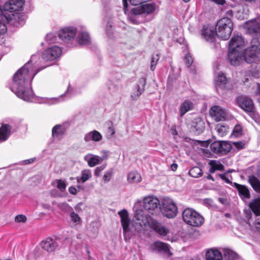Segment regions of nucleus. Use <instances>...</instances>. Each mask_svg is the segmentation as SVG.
<instances>
[{"mask_svg":"<svg viewBox=\"0 0 260 260\" xmlns=\"http://www.w3.org/2000/svg\"><path fill=\"white\" fill-rule=\"evenodd\" d=\"M37 58L32 55L30 59L14 75L11 86V90L19 98L26 102H30L34 96L31 88V82L35 75L47 66L38 68L33 63Z\"/></svg>","mask_w":260,"mask_h":260,"instance_id":"1","label":"nucleus"},{"mask_svg":"<svg viewBox=\"0 0 260 260\" xmlns=\"http://www.w3.org/2000/svg\"><path fill=\"white\" fill-rule=\"evenodd\" d=\"M120 217V221L122 226L123 234L125 240L131 239L135 231H139L149 224L150 217L145 215L141 209H137L131 222L128 217L126 210L123 209L118 212Z\"/></svg>","mask_w":260,"mask_h":260,"instance_id":"2","label":"nucleus"},{"mask_svg":"<svg viewBox=\"0 0 260 260\" xmlns=\"http://www.w3.org/2000/svg\"><path fill=\"white\" fill-rule=\"evenodd\" d=\"M233 23L231 19L224 17L220 19L216 26V35L222 40H228L233 30Z\"/></svg>","mask_w":260,"mask_h":260,"instance_id":"3","label":"nucleus"},{"mask_svg":"<svg viewBox=\"0 0 260 260\" xmlns=\"http://www.w3.org/2000/svg\"><path fill=\"white\" fill-rule=\"evenodd\" d=\"M182 218L187 224L193 226H200L204 222V218L198 212L191 208H186L182 212Z\"/></svg>","mask_w":260,"mask_h":260,"instance_id":"4","label":"nucleus"},{"mask_svg":"<svg viewBox=\"0 0 260 260\" xmlns=\"http://www.w3.org/2000/svg\"><path fill=\"white\" fill-rule=\"evenodd\" d=\"M1 10L2 14L0 15V35L4 34L7 32V24L8 23H10L11 24H14L16 27H17L19 25H22L23 24L24 21L22 20L18 22V24L14 23L15 20H16L17 18H20L19 15H14L13 14H12L11 15H7V12L8 11L3 10V8H1Z\"/></svg>","mask_w":260,"mask_h":260,"instance_id":"5","label":"nucleus"},{"mask_svg":"<svg viewBox=\"0 0 260 260\" xmlns=\"http://www.w3.org/2000/svg\"><path fill=\"white\" fill-rule=\"evenodd\" d=\"M143 204L145 210L150 214L155 215L160 211V203L156 197L154 196L145 197L143 201Z\"/></svg>","mask_w":260,"mask_h":260,"instance_id":"6","label":"nucleus"},{"mask_svg":"<svg viewBox=\"0 0 260 260\" xmlns=\"http://www.w3.org/2000/svg\"><path fill=\"white\" fill-rule=\"evenodd\" d=\"M160 211L164 216L168 218H173L176 216L178 209L172 199H166L162 201Z\"/></svg>","mask_w":260,"mask_h":260,"instance_id":"7","label":"nucleus"},{"mask_svg":"<svg viewBox=\"0 0 260 260\" xmlns=\"http://www.w3.org/2000/svg\"><path fill=\"white\" fill-rule=\"evenodd\" d=\"M238 105L243 110L249 113V115L256 121L258 115L254 112V105L252 100L244 96H240L237 99Z\"/></svg>","mask_w":260,"mask_h":260,"instance_id":"8","label":"nucleus"},{"mask_svg":"<svg viewBox=\"0 0 260 260\" xmlns=\"http://www.w3.org/2000/svg\"><path fill=\"white\" fill-rule=\"evenodd\" d=\"M61 49L56 46L48 48L42 53V58L44 60H54L60 57L61 55Z\"/></svg>","mask_w":260,"mask_h":260,"instance_id":"9","label":"nucleus"},{"mask_svg":"<svg viewBox=\"0 0 260 260\" xmlns=\"http://www.w3.org/2000/svg\"><path fill=\"white\" fill-rule=\"evenodd\" d=\"M258 46L253 45L247 47L242 53L244 61L247 63H252L256 61L258 58Z\"/></svg>","mask_w":260,"mask_h":260,"instance_id":"10","label":"nucleus"},{"mask_svg":"<svg viewBox=\"0 0 260 260\" xmlns=\"http://www.w3.org/2000/svg\"><path fill=\"white\" fill-rule=\"evenodd\" d=\"M201 34L203 39L210 43L213 42L217 36L215 27L209 24H205L202 26Z\"/></svg>","mask_w":260,"mask_h":260,"instance_id":"11","label":"nucleus"},{"mask_svg":"<svg viewBox=\"0 0 260 260\" xmlns=\"http://www.w3.org/2000/svg\"><path fill=\"white\" fill-rule=\"evenodd\" d=\"M231 148V145L225 141L214 142L210 145V149L213 152L222 154H225L228 153Z\"/></svg>","mask_w":260,"mask_h":260,"instance_id":"12","label":"nucleus"},{"mask_svg":"<svg viewBox=\"0 0 260 260\" xmlns=\"http://www.w3.org/2000/svg\"><path fill=\"white\" fill-rule=\"evenodd\" d=\"M76 32V28L73 26L67 27L61 29L58 36L62 41L68 43L74 39Z\"/></svg>","mask_w":260,"mask_h":260,"instance_id":"13","label":"nucleus"},{"mask_svg":"<svg viewBox=\"0 0 260 260\" xmlns=\"http://www.w3.org/2000/svg\"><path fill=\"white\" fill-rule=\"evenodd\" d=\"M40 246L45 251L52 252L59 248V243L56 239L48 237L40 243Z\"/></svg>","mask_w":260,"mask_h":260,"instance_id":"14","label":"nucleus"},{"mask_svg":"<svg viewBox=\"0 0 260 260\" xmlns=\"http://www.w3.org/2000/svg\"><path fill=\"white\" fill-rule=\"evenodd\" d=\"M24 4L23 0H8L2 8L4 11L14 12L22 10Z\"/></svg>","mask_w":260,"mask_h":260,"instance_id":"15","label":"nucleus"},{"mask_svg":"<svg viewBox=\"0 0 260 260\" xmlns=\"http://www.w3.org/2000/svg\"><path fill=\"white\" fill-rule=\"evenodd\" d=\"M227 60L233 66H238L243 62L242 52L239 50H229Z\"/></svg>","mask_w":260,"mask_h":260,"instance_id":"16","label":"nucleus"},{"mask_svg":"<svg viewBox=\"0 0 260 260\" xmlns=\"http://www.w3.org/2000/svg\"><path fill=\"white\" fill-rule=\"evenodd\" d=\"M245 42L241 35H234L229 43V50H239L245 45Z\"/></svg>","mask_w":260,"mask_h":260,"instance_id":"17","label":"nucleus"},{"mask_svg":"<svg viewBox=\"0 0 260 260\" xmlns=\"http://www.w3.org/2000/svg\"><path fill=\"white\" fill-rule=\"evenodd\" d=\"M209 113L216 121H223L225 120L226 112L225 109L219 106H214L210 110Z\"/></svg>","mask_w":260,"mask_h":260,"instance_id":"18","label":"nucleus"},{"mask_svg":"<svg viewBox=\"0 0 260 260\" xmlns=\"http://www.w3.org/2000/svg\"><path fill=\"white\" fill-rule=\"evenodd\" d=\"M155 10V5L154 3H147L142 5L140 7L133 9L135 14L148 15L152 13Z\"/></svg>","mask_w":260,"mask_h":260,"instance_id":"19","label":"nucleus"},{"mask_svg":"<svg viewBox=\"0 0 260 260\" xmlns=\"http://www.w3.org/2000/svg\"><path fill=\"white\" fill-rule=\"evenodd\" d=\"M146 83V80L145 78H141L139 79L138 84L131 94V97L132 100H137L144 92Z\"/></svg>","mask_w":260,"mask_h":260,"instance_id":"20","label":"nucleus"},{"mask_svg":"<svg viewBox=\"0 0 260 260\" xmlns=\"http://www.w3.org/2000/svg\"><path fill=\"white\" fill-rule=\"evenodd\" d=\"M245 27L247 29V32L252 34L257 33L260 31V24L257 19L249 20L246 22Z\"/></svg>","mask_w":260,"mask_h":260,"instance_id":"21","label":"nucleus"},{"mask_svg":"<svg viewBox=\"0 0 260 260\" xmlns=\"http://www.w3.org/2000/svg\"><path fill=\"white\" fill-rule=\"evenodd\" d=\"M12 134V126L8 124H3L0 127V142L6 141Z\"/></svg>","mask_w":260,"mask_h":260,"instance_id":"22","label":"nucleus"},{"mask_svg":"<svg viewBox=\"0 0 260 260\" xmlns=\"http://www.w3.org/2000/svg\"><path fill=\"white\" fill-rule=\"evenodd\" d=\"M191 129L196 135L202 133L205 129V123L200 118L194 119L192 122Z\"/></svg>","mask_w":260,"mask_h":260,"instance_id":"23","label":"nucleus"},{"mask_svg":"<svg viewBox=\"0 0 260 260\" xmlns=\"http://www.w3.org/2000/svg\"><path fill=\"white\" fill-rule=\"evenodd\" d=\"M103 138L102 134L96 130L92 131L85 134L84 140L86 142L93 141L98 142L100 141Z\"/></svg>","mask_w":260,"mask_h":260,"instance_id":"24","label":"nucleus"},{"mask_svg":"<svg viewBox=\"0 0 260 260\" xmlns=\"http://www.w3.org/2000/svg\"><path fill=\"white\" fill-rule=\"evenodd\" d=\"M151 227L160 236H166L169 232V230L165 226L159 223L156 220H152Z\"/></svg>","mask_w":260,"mask_h":260,"instance_id":"25","label":"nucleus"},{"mask_svg":"<svg viewBox=\"0 0 260 260\" xmlns=\"http://www.w3.org/2000/svg\"><path fill=\"white\" fill-rule=\"evenodd\" d=\"M206 260H222L223 256L218 250L210 249L206 253Z\"/></svg>","mask_w":260,"mask_h":260,"instance_id":"26","label":"nucleus"},{"mask_svg":"<svg viewBox=\"0 0 260 260\" xmlns=\"http://www.w3.org/2000/svg\"><path fill=\"white\" fill-rule=\"evenodd\" d=\"M66 129L63 125L57 124L52 129V136L54 139H61L66 132Z\"/></svg>","mask_w":260,"mask_h":260,"instance_id":"27","label":"nucleus"},{"mask_svg":"<svg viewBox=\"0 0 260 260\" xmlns=\"http://www.w3.org/2000/svg\"><path fill=\"white\" fill-rule=\"evenodd\" d=\"M153 250H157L159 252L170 253L169 245L160 242L156 241L151 245Z\"/></svg>","mask_w":260,"mask_h":260,"instance_id":"28","label":"nucleus"},{"mask_svg":"<svg viewBox=\"0 0 260 260\" xmlns=\"http://www.w3.org/2000/svg\"><path fill=\"white\" fill-rule=\"evenodd\" d=\"M77 40L78 43L81 45H87L90 43L89 35L86 31H80L78 35Z\"/></svg>","mask_w":260,"mask_h":260,"instance_id":"29","label":"nucleus"},{"mask_svg":"<svg viewBox=\"0 0 260 260\" xmlns=\"http://www.w3.org/2000/svg\"><path fill=\"white\" fill-rule=\"evenodd\" d=\"M233 185L237 189L239 194L242 198L248 199L250 197L249 191L245 186L236 182H234Z\"/></svg>","mask_w":260,"mask_h":260,"instance_id":"30","label":"nucleus"},{"mask_svg":"<svg viewBox=\"0 0 260 260\" xmlns=\"http://www.w3.org/2000/svg\"><path fill=\"white\" fill-rule=\"evenodd\" d=\"M192 108V103L188 101L185 100L180 106V116H183L186 112L190 110Z\"/></svg>","mask_w":260,"mask_h":260,"instance_id":"31","label":"nucleus"},{"mask_svg":"<svg viewBox=\"0 0 260 260\" xmlns=\"http://www.w3.org/2000/svg\"><path fill=\"white\" fill-rule=\"evenodd\" d=\"M226 83V78L222 73H219L215 79V85L217 90L223 87Z\"/></svg>","mask_w":260,"mask_h":260,"instance_id":"32","label":"nucleus"},{"mask_svg":"<svg viewBox=\"0 0 260 260\" xmlns=\"http://www.w3.org/2000/svg\"><path fill=\"white\" fill-rule=\"evenodd\" d=\"M84 160L87 162L88 166L90 167H94L100 162L99 156L91 154L85 155L84 156Z\"/></svg>","mask_w":260,"mask_h":260,"instance_id":"33","label":"nucleus"},{"mask_svg":"<svg viewBox=\"0 0 260 260\" xmlns=\"http://www.w3.org/2000/svg\"><path fill=\"white\" fill-rule=\"evenodd\" d=\"M248 182L253 189L260 193V181L258 179L254 176H250L249 177Z\"/></svg>","mask_w":260,"mask_h":260,"instance_id":"34","label":"nucleus"},{"mask_svg":"<svg viewBox=\"0 0 260 260\" xmlns=\"http://www.w3.org/2000/svg\"><path fill=\"white\" fill-rule=\"evenodd\" d=\"M250 208L256 217L260 216V199H255L249 205Z\"/></svg>","mask_w":260,"mask_h":260,"instance_id":"35","label":"nucleus"},{"mask_svg":"<svg viewBox=\"0 0 260 260\" xmlns=\"http://www.w3.org/2000/svg\"><path fill=\"white\" fill-rule=\"evenodd\" d=\"M223 254L225 260H236L237 258L236 253L228 248L223 250Z\"/></svg>","mask_w":260,"mask_h":260,"instance_id":"36","label":"nucleus"},{"mask_svg":"<svg viewBox=\"0 0 260 260\" xmlns=\"http://www.w3.org/2000/svg\"><path fill=\"white\" fill-rule=\"evenodd\" d=\"M127 180L131 183H138L141 181V176L136 172H132L128 174Z\"/></svg>","mask_w":260,"mask_h":260,"instance_id":"37","label":"nucleus"},{"mask_svg":"<svg viewBox=\"0 0 260 260\" xmlns=\"http://www.w3.org/2000/svg\"><path fill=\"white\" fill-rule=\"evenodd\" d=\"M91 177V172L89 170H84L81 172V177L77 179L78 183H84Z\"/></svg>","mask_w":260,"mask_h":260,"instance_id":"38","label":"nucleus"},{"mask_svg":"<svg viewBox=\"0 0 260 260\" xmlns=\"http://www.w3.org/2000/svg\"><path fill=\"white\" fill-rule=\"evenodd\" d=\"M188 174L192 177L198 178L202 176L203 172L200 167H194L189 171Z\"/></svg>","mask_w":260,"mask_h":260,"instance_id":"39","label":"nucleus"},{"mask_svg":"<svg viewBox=\"0 0 260 260\" xmlns=\"http://www.w3.org/2000/svg\"><path fill=\"white\" fill-rule=\"evenodd\" d=\"M208 164L210 166H213L218 171H222L224 170L223 165L218 160H211Z\"/></svg>","mask_w":260,"mask_h":260,"instance_id":"40","label":"nucleus"},{"mask_svg":"<svg viewBox=\"0 0 260 260\" xmlns=\"http://www.w3.org/2000/svg\"><path fill=\"white\" fill-rule=\"evenodd\" d=\"M57 40V34L55 33H49L45 37V41L48 44L54 43Z\"/></svg>","mask_w":260,"mask_h":260,"instance_id":"41","label":"nucleus"},{"mask_svg":"<svg viewBox=\"0 0 260 260\" xmlns=\"http://www.w3.org/2000/svg\"><path fill=\"white\" fill-rule=\"evenodd\" d=\"M159 59V56L158 54H153L152 56L150 62V70L152 71H153L155 70V67Z\"/></svg>","mask_w":260,"mask_h":260,"instance_id":"42","label":"nucleus"},{"mask_svg":"<svg viewBox=\"0 0 260 260\" xmlns=\"http://www.w3.org/2000/svg\"><path fill=\"white\" fill-rule=\"evenodd\" d=\"M216 128H217V131L218 133V135L220 136L223 137L226 134L227 128L226 126H225L223 125L218 124L217 125Z\"/></svg>","mask_w":260,"mask_h":260,"instance_id":"43","label":"nucleus"},{"mask_svg":"<svg viewBox=\"0 0 260 260\" xmlns=\"http://www.w3.org/2000/svg\"><path fill=\"white\" fill-rule=\"evenodd\" d=\"M70 217L72 221L76 223L77 224L80 223L81 218L75 212L73 211L71 212Z\"/></svg>","mask_w":260,"mask_h":260,"instance_id":"44","label":"nucleus"},{"mask_svg":"<svg viewBox=\"0 0 260 260\" xmlns=\"http://www.w3.org/2000/svg\"><path fill=\"white\" fill-rule=\"evenodd\" d=\"M58 207L61 210L67 212L73 210L72 208L66 203H59L58 204Z\"/></svg>","mask_w":260,"mask_h":260,"instance_id":"45","label":"nucleus"},{"mask_svg":"<svg viewBox=\"0 0 260 260\" xmlns=\"http://www.w3.org/2000/svg\"><path fill=\"white\" fill-rule=\"evenodd\" d=\"M140 14H135L133 12V9H132L130 14L128 15V19L129 21L133 24H138L139 21L137 20V16Z\"/></svg>","mask_w":260,"mask_h":260,"instance_id":"46","label":"nucleus"},{"mask_svg":"<svg viewBox=\"0 0 260 260\" xmlns=\"http://www.w3.org/2000/svg\"><path fill=\"white\" fill-rule=\"evenodd\" d=\"M242 134V127L240 125H236L233 131V135L236 137H238L240 136Z\"/></svg>","mask_w":260,"mask_h":260,"instance_id":"47","label":"nucleus"},{"mask_svg":"<svg viewBox=\"0 0 260 260\" xmlns=\"http://www.w3.org/2000/svg\"><path fill=\"white\" fill-rule=\"evenodd\" d=\"M66 184L64 181L59 179L57 181V187L61 191H63L65 190L66 188Z\"/></svg>","mask_w":260,"mask_h":260,"instance_id":"48","label":"nucleus"},{"mask_svg":"<svg viewBox=\"0 0 260 260\" xmlns=\"http://www.w3.org/2000/svg\"><path fill=\"white\" fill-rule=\"evenodd\" d=\"M112 174L113 172L111 170H108L105 172L103 177L104 181L106 182H109L111 178Z\"/></svg>","mask_w":260,"mask_h":260,"instance_id":"49","label":"nucleus"},{"mask_svg":"<svg viewBox=\"0 0 260 260\" xmlns=\"http://www.w3.org/2000/svg\"><path fill=\"white\" fill-rule=\"evenodd\" d=\"M60 101L61 100L58 98H53L51 99H46L44 102L49 105H52L56 104Z\"/></svg>","mask_w":260,"mask_h":260,"instance_id":"50","label":"nucleus"},{"mask_svg":"<svg viewBox=\"0 0 260 260\" xmlns=\"http://www.w3.org/2000/svg\"><path fill=\"white\" fill-rule=\"evenodd\" d=\"M184 60L185 63L188 68L191 65L193 62L192 58L189 54H188L185 56Z\"/></svg>","mask_w":260,"mask_h":260,"instance_id":"51","label":"nucleus"},{"mask_svg":"<svg viewBox=\"0 0 260 260\" xmlns=\"http://www.w3.org/2000/svg\"><path fill=\"white\" fill-rule=\"evenodd\" d=\"M15 220L16 222H24L26 220V217L22 214L18 215L15 217Z\"/></svg>","mask_w":260,"mask_h":260,"instance_id":"52","label":"nucleus"},{"mask_svg":"<svg viewBox=\"0 0 260 260\" xmlns=\"http://www.w3.org/2000/svg\"><path fill=\"white\" fill-rule=\"evenodd\" d=\"M106 167V165H103L100 167H98L94 170V175L96 176H99L101 174V172Z\"/></svg>","mask_w":260,"mask_h":260,"instance_id":"53","label":"nucleus"},{"mask_svg":"<svg viewBox=\"0 0 260 260\" xmlns=\"http://www.w3.org/2000/svg\"><path fill=\"white\" fill-rule=\"evenodd\" d=\"M219 177L223 180H224L226 183L230 184L231 185L234 186V183H233L228 178L225 176V174H221L219 175Z\"/></svg>","mask_w":260,"mask_h":260,"instance_id":"54","label":"nucleus"},{"mask_svg":"<svg viewBox=\"0 0 260 260\" xmlns=\"http://www.w3.org/2000/svg\"><path fill=\"white\" fill-rule=\"evenodd\" d=\"M254 226L256 231L260 233V216L256 217L254 222Z\"/></svg>","mask_w":260,"mask_h":260,"instance_id":"55","label":"nucleus"},{"mask_svg":"<svg viewBox=\"0 0 260 260\" xmlns=\"http://www.w3.org/2000/svg\"><path fill=\"white\" fill-rule=\"evenodd\" d=\"M73 95V89H71L70 87H68L66 92L63 94V95L67 96L68 98H70Z\"/></svg>","mask_w":260,"mask_h":260,"instance_id":"56","label":"nucleus"},{"mask_svg":"<svg viewBox=\"0 0 260 260\" xmlns=\"http://www.w3.org/2000/svg\"><path fill=\"white\" fill-rule=\"evenodd\" d=\"M235 147L238 149H242L244 147V144L242 142H237L234 143Z\"/></svg>","mask_w":260,"mask_h":260,"instance_id":"57","label":"nucleus"},{"mask_svg":"<svg viewBox=\"0 0 260 260\" xmlns=\"http://www.w3.org/2000/svg\"><path fill=\"white\" fill-rule=\"evenodd\" d=\"M69 191L70 192V193L71 194H74V195H75L77 194V189L75 187H73V186H71V187H70L69 188Z\"/></svg>","mask_w":260,"mask_h":260,"instance_id":"58","label":"nucleus"},{"mask_svg":"<svg viewBox=\"0 0 260 260\" xmlns=\"http://www.w3.org/2000/svg\"><path fill=\"white\" fill-rule=\"evenodd\" d=\"M108 134H109L111 136H113L115 134V129L113 126L109 127L108 131Z\"/></svg>","mask_w":260,"mask_h":260,"instance_id":"59","label":"nucleus"},{"mask_svg":"<svg viewBox=\"0 0 260 260\" xmlns=\"http://www.w3.org/2000/svg\"><path fill=\"white\" fill-rule=\"evenodd\" d=\"M244 213L246 215V217L247 218V219H250L251 217V213L250 212V211H248V210H244Z\"/></svg>","mask_w":260,"mask_h":260,"instance_id":"60","label":"nucleus"},{"mask_svg":"<svg viewBox=\"0 0 260 260\" xmlns=\"http://www.w3.org/2000/svg\"><path fill=\"white\" fill-rule=\"evenodd\" d=\"M125 13H126V9L128 7L127 0H122Z\"/></svg>","mask_w":260,"mask_h":260,"instance_id":"61","label":"nucleus"},{"mask_svg":"<svg viewBox=\"0 0 260 260\" xmlns=\"http://www.w3.org/2000/svg\"><path fill=\"white\" fill-rule=\"evenodd\" d=\"M35 159V158H30V159H26L24 161V164L27 165V164H31L34 161Z\"/></svg>","mask_w":260,"mask_h":260,"instance_id":"62","label":"nucleus"},{"mask_svg":"<svg viewBox=\"0 0 260 260\" xmlns=\"http://www.w3.org/2000/svg\"><path fill=\"white\" fill-rule=\"evenodd\" d=\"M171 169L173 171H175L177 170V167H178V165L176 163H173L171 165Z\"/></svg>","mask_w":260,"mask_h":260,"instance_id":"63","label":"nucleus"},{"mask_svg":"<svg viewBox=\"0 0 260 260\" xmlns=\"http://www.w3.org/2000/svg\"><path fill=\"white\" fill-rule=\"evenodd\" d=\"M256 93L258 94L259 95V97L258 98V100L260 102V84L258 85L257 90H256Z\"/></svg>","mask_w":260,"mask_h":260,"instance_id":"64","label":"nucleus"}]
</instances>
